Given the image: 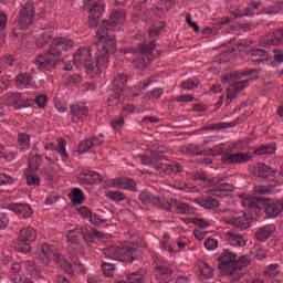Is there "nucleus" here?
Instances as JSON below:
<instances>
[{"instance_id":"nucleus-29","label":"nucleus","mask_w":283,"mask_h":283,"mask_svg":"<svg viewBox=\"0 0 283 283\" xmlns=\"http://www.w3.org/2000/svg\"><path fill=\"white\" fill-rule=\"evenodd\" d=\"M275 151H277V144L270 143L255 148L254 156H273Z\"/></svg>"},{"instance_id":"nucleus-39","label":"nucleus","mask_w":283,"mask_h":283,"mask_svg":"<svg viewBox=\"0 0 283 283\" xmlns=\"http://www.w3.org/2000/svg\"><path fill=\"white\" fill-rule=\"evenodd\" d=\"M253 191L256 196H272L273 187L264 186V185H256L253 187Z\"/></svg>"},{"instance_id":"nucleus-17","label":"nucleus","mask_w":283,"mask_h":283,"mask_svg":"<svg viewBox=\"0 0 283 283\" xmlns=\"http://www.w3.org/2000/svg\"><path fill=\"white\" fill-rule=\"evenodd\" d=\"M249 57V63L253 65H262L269 61V51L264 49H249L247 51Z\"/></svg>"},{"instance_id":"nucleus-57","label":"nucleus","mask_w":283,"mask_h":283,"mask_svg":"<svg viewBox=\"0 0 283 283\" xmlns=\"http://www.w3.org/2000/svg\"><path fill=\"white\" fill-rule=\"evenodd\" d=\"M27 185L29 187H39L41 185V180L36 175H28L27 176Z\"/></svg>"},{"instance_id":"nucleus-21","label":"nucleus","mask_w":283,"mask_h":283,"mask_svg":"<svg viewBox=\"0 0 283 283\" xmlns=\"http://www.w3.org/2000/svg\"><path fill=\"white\" fill-rule=\"evenodd\" d=\"M108 187L124 189L126 191H136V181L125 177L115 178L108 181Z\"/></svg>"},{"instance_id":"nucleus-15","label":"nucleus","mask_w":283,"mask_h":283,"mask_svg":"<svg viewBox=\"0 0 283 283\" xmlns=\"http://www.w3.org/2000/svg\"><path fill=\"white\" fill-rule=\"evenodd\" d=\"M6 101V107H14V109H25V107H30V101L23 98L20 93H8Z\"/></svg>"},{"instance_id":"nucleus-50","label":"nucleus","mask_w":283,"mask_h":283,"mask_svg":"<svg viewBox=\"0 0 283 283\" xmlns=\"http://www.w3.org/2000/svg\"><path fill=\"white\" fill-rule=\"evenodd\" d=\"M191 224H195V227H199V229H207L209 227V221L198 218V217H192L188 219Z\"/></svg>"},{"instance_id":"nucleus-4","label":"nucleus","mask_w":283,"mask_h":283,"mask_svg":"<svg viewBox=\"0 0 283 283\" xmlns=\"http://www.w3.org/2000/svg\"><path fill=\"white\" fill-rule=\"evenodd\" d=\"M42 258H40L42 264L44 266H52L53 264H57L61 269L64 270V273L67 275H74V273H81V275H85L87 270L83 265H78L74 263V268L69 263L67 259L61 256L59 253H54V247L44 243L42 245Z\"/></svg>"},{"instance_id":"nucleus-35","label":"nucleus","mask_w":283,"mask_h":283,"mask_svg":"<svg viewBox=\"0 0 283 283\" xmlns=\"http://www.w3.org/2000/svg\"><path fill=\"white\" fill-rule=\"evenodd\" d=\"M20 238L25 242H34L36 240V230L32 227H27L20 230Z\"/></svg>"},{"instance_id":"nucleus-8","label":"nucleus","mask_w":283,"mask_h":283,"mask_svg":"<svg viewBox=\"0 0 283 283\" xmlns=\"http://www.w3.org/2000/svg\"><path fill=\"white\" fill-rule=\"evenodd\" d=\"M238 254L235 252H231L230 250H223L219 256V270L223 275H230V277H233L234 273H241L240 270L235 268V259Z\"/></svg>"},{"instance_id":"nucleus-33","label":"nucleus","mask_w":283,"mask_h":283,"mask_svg":"<svg viewBox=\"0 0 283 283\" xmlns=\"http://www.w3.org/2000/svg\"><path fill=\"white\" fill-rule=\"evenodd\" d=\"M263 42L266 43V45H282L283 43V29H277L273 32L271 35V39L264 38Z\"/></svg>"},{"instance_id":"nucleus-10","label":"nucleus","mask_w":283,"mask_h":283,"mask_svg":"<svg viewBox=\"0 0 283 283\" xmlns=\"http://www.w3.org/2000/svg\"><path fill=\"white\" fill-rule=\"evenodd\" d=\"M155 275L158 283H169V277L174 275L171 265L163 259H157L155 262Z\"/></svg>"},{"instance_id":"nucleus-28","label":"nucleus","mask_w":283,"mask_h":283,"mask_svg":"<svg viewBox=\"0 0 283 283\" xmlns=\"http://www.w3.org/2000/svg\"><path fill=\"white\" fill-rule=\"evenodd\" d=\"M238 122H220L211 125L203 126L202 132H220L222 129H231V127H235Z\"/></svg>"},{"instance_id":"nucleus-26","label":"nucleus","mask_w":283,"mask_h":283,"mask_svg":"<svg viewBox=\"0 0 283 283\" xmlns=\"http://www.w3.org/2000/svg\"><path fill=\"white\" fill-rule=\"evenodd\" d=\"M9 211H13V213H17L20 218H30V216H32L30 205L12 203L9 206Z\"/></svg>"},{"instance_id":"nucleus-49","label":"nucleus","mask_w":283,"mask_h":283,"mask_svg":"<svg viewBox=\"0 0 283 283\" xmlns=\"http://www.w3.org/2000/svg\"><path fill=\"white\" fill-rule=\"evenodd\" d=\"M134 56H138L139 60H133V63L137 70L143 67V44L138 45V49L134 52Z\"/></svg>"},{"instance_id":"nucleus-18","label":"nucleus","mask_w":283,"mask_h":283,"mask_svg":"<svg viewBox=\"0 0 283 283\" xmlns=\"http://www.w3.org/2000/svg\"><path fill=\"white\" fill-rule=\"evenodd\" d=\"M223 238L230 247H247V237L242 233H239L235 230L228 231L223 234Z\"/></svg>"},{"instance_id":"nucleus-61","label":"nucleus","mask_w":283,"mask_h":283,"mask_svg":"<svg viewBox=\"0 0 283 283\" xmlns=\"http://www.w3.org/2000/svg\"><path fill=\"white\" fill-rule=\"evenodd\" d=\"M13 77L12 76H7L2 80H0V92H3L10 87V83H12Z\"/></svg>"},{"instance_id":"nucleus-22","label":"nucleus","mask_w":283,"mask_h":283,"mask_svg":"<svg viewBox=\"0 0 283 283\" xmlns=\"http://www.w3.org/2000/svg\"><path fill=\"white\" fill-rule=\"evenodd\" d=\"M77 180L80 185H96L98 182H103V178H101V175L92 170L80 172L77 175Z\"/></svg>"},{"instance_id":"nucleus-63","label":"nucleus","mask_w":283,"mask_h":283,"mask_svg":"<svg viewBox=\"0 0 283 283\" xmlns=\"http://www.w3.org/2000/svg\"><path fill=\"white\" fill-rule=\"evenodd\" d=\"M14 179L6 174H0V187L3 185H12Z\"/></svg>"},{"instance_id":"nucleus-3","label":"nucleus","mask_w":283,"mask_h":283,"mask_svg":"<svg viewBox=\"0 0 283 283\" xmlns=\"http://www.w3.org/2000/svg\"><path fill=\"white\" fill-rule=\"evenodd\" d=\"M163 160H167L166 156L157 153H151L150 156H143V174L148 176H169L171 174H182L185 168L180 164H163Z\"/></svg>"},{"instance_id":"nucleus-34","label":"nucleus","mask_w":283,"mask_h":283,"mask_svg":"<svg viewBox=\"0 0 283 283\" xmlns=\"http://www.w3.org/2000/svg\"><path fill=\"white\" fill-rule=\"evenodd\" d=\"M262 6L261 2H251L243 11L234 13V19H240L242 17H253V10H258Z\"/></svg>"},{"instance_id":"nucleus-2","label":"nucleus","mask_w":283,"mask_h":283,"mask_svg":"<svg viewBox=\"0 0 283 283\" xmlns=\"http://www.w3.org/2000/svg\"><path fill=\"white\" fill-rule=\"evenodd\" d=\"M74 48V42L66 38H55L50 45L49 52L38 55L35 59V65L41 72H48L56 65L60 54L67 52Z\"/></svg>"},{"instance_id":"nucleus-23","label":"nucleus","mask_w":283,"mask_h":283,"mask_svg":"<svg viewBox=\"0 0 283 283\" xmlns=\"http://www.w3.org/2000/svg\"><path fill=\"white\" fill-rule=\"evenodd\" d=\"M253 174L256 178H275L277 170H274L273 168L266 166V164L262 163L256 166Z\"/></svg>"},{"instance_id":"nucleus-1","label":"nucleus","mask_w":283,"mask_h":283,"mask_svg":"<svg viewBox=\"0 0 283 283\" xmlns=\"http://www.w3.org/2000/svg\"><path fill=\"white\" fill-rule=\"evenodd\" d=\"M127 21V12L123 9H115L109 14V21H104L96 32L98 42L90 48H80L73 55V64H64L66 72L85 67L88 76H101L103 70L109 65V55L116 52V40L109 32L120 30Z\"/></svg>"},{"instance_id":"nucleus-38","label":"nucleus","mask_w":283,"mask_h":283,"mask_svg":"<svg viewBox=\"0 0 283 283\" xmlns=\"http://www.w3.org/2000/svg\"><path fill=\"white\" fill-rule=\"evenodd\" d=\"M18 145L21 151H27L30 149V135L21 133L18 135Z\"/></svg>"},{"instance_id":"nucleus-13","label":"nucleus","mask_w":283,"mask_h":283,"mask_svg":"<svg viewBox=\"0 0 283 283\" xmlns=\"http://www.w3.org/2000/svg\"><path fill=\"white\" fill-rule=\"evenodd\" d=\"M127 83V76L123 74H117L114 77L113 85L115 88V98L117 101H123V98H127V96H136L137 94L132 93V90L125 88V84Z\"/></svg>"},{"instance_id":"nucleus-5","label":"nucleus","mask_w":283,"mask_h":283,"mask_svg":"<svg viewBox=\"0 0 283 283\" xmlns=\"http://www.w3.org/2000/svg\"><path fill=\"white\" fill-rule=\"evenodd\" d=\"M143 205H150L151 207H158V209H164V211H171L176 209L181 216H193L196 209L189 206L187 202H182L178 199L165 200L158 197H155L150 192L143 193Z\"/></svg>"},{"instance_id":"nucleus-46","label":"nucleus","mask_w":283,"mask_h":283,"mask_svg":"<svg viewBox=\"0 0 283 283\" xmlns=\"http://www.w3.org/2000/svg\"><path fill=\"white\" fill-rule=\"evenodd\" d=\"M98 238H101V232L98 230H92L91 232L84 234V240L87 242V244H94Z\"/></svg>"},{"instance_id":"nucleus-42","label":"nucleus","mask_w":283,"mask_h":283,"mask_svg":"<svg viewBox=\"0 0 283 283\" xmlns=\"http://www.w3.org/2000/svg\"><path fill=\"white\" fill-rule=\"evenodd\" d=\"M52 39V33L49 31L40 30L39 38L36 39L38 48H43Z\"/></svg>"},{"instance_id":"nucleus-40","label":"nucleus","mask_w":283,"mask_h":283,"mask_svg":"<svg viewBox=\"0 0 283 283\" xmlns=\"http://www.w3.org/2000/svg\"><path fill=\"white\" fill-rule=\"evenodd\" d=\"M96 145H98V143H96V138L85 139L80 144L78 151L80 154H86V151H90V149H92V147H96Z\"/></svg>"},{"instance_id":"nucleus-27","label":"nucleus","mask_w":283,"mask_h":283,"mask_svg":"<svg viewBox=\"0 0 283 283\" xmlns=\"http://www.w3.org/2000/svg\"><path fill=\"white\" fill-rule=\"evenodd\" d=\"M233 189H234L233 185L226 182L217 186L216 188L210 189L208 192L211 196H216L217 198H224V196H228V193H231Z\"/></svg>"},{"instance_id":"nucleus-25","label":"nucleus","mask_w":283,"mask_h":283,"mask_svg":"<svg viewBox=\"0 0 283 283\" xmlns=\"http://www.w3.org/2000/svg\"><path fill=\"white\" fill-rule=\"evenodd\" d=\"M57 145L59 147H54V144H49L44 146V149L45 151H56V154H60L63 163H65L67 160V151L65 150L67 144L65 143V139L60 138L57 139Z\"/></svg>"},{"instance_id":"nucleus-30","label":"nucleus","mask_w":283,"mask_h":283,"mask_svg":"<svg viewBox=\"0 0 283 283\" xmlns=\"http://www.w3.org/2000/svg\"><path fill=\"white\" fill-rule=\"evenodd\" d=\"M197 269L199 271V275H201L203 280H213V268L209 265V263L199 261L197 263Z\"/></svg>"},{"instance_id":"nucleus-11","label":"nucleus","mask_w":283,"mask_h":283,"mask_svg":"<svg viewBox=\"0 0 283 283\" xmlns=\"http://www.w3.org/2000/svg\"><path fill=\"white\" fill-rule=\"evenodd\" d=\"M32 21H34V4L32 2H27L20 11L18 30H25V28L32 25Z\"/></svg>"},{"instance_id":"nucleus-64","label":"nucleus","mask_w":283,"mask_h":283,"mask_svg":"<svg viewBox=\"0 0 283 283\" xmlns=\"http://www.w3.org/2000/svg\"><path fill=\"white\" fill-rule=\"evenodd\" d=\"M35 104L40 108L45 107V105H48V97L45 95H38L35 98Z\"/></svg>"},{"instance_id":"nucleus-44","label":"nucleus","mask_w":283,"mask_h":283,"mask_svg":"<svg viewBox=\"0 0 283 283\" xmlns=\"http://www.w3.org/2000/svg\"><path fill=\"white\" fill-rule=\"evenodd\" d=\"M184 151L189 156H202L205 154V151L200 150V146L193 144L185 146Z\"/></svg>"},{"instance_id":"nucleus-51","label":"nucleus","mask_w":283,"mask_h":283,"mask_svg":"<svg viewBox=\"0 0 283 283\" xmlns=\"http://www.w3.org/2000/svg\"><path fill=\"white\" fill-rule=\"evenodd\" d=\"M247 87H249V80H242V81L232 83V88L234 90V92L237 94H238V92H242V91L247 90Z\"/></svg>"},{"instance_id":"nucleus-56","label":"nucleus","mask_w":283,"mask_h":283,"mask_svg":"<svg viewBox=\"0 0 283 283\" xmlns=\"http://www.w3.org/2000/svg\"><path fill=\"white\" fill-rule=\"evenodd\" d=\"M205 248L207 251H216V248L218 247V240L213 238H208L205 243Z\"/></svg>"},{"instance_id":"nucleus-54","label":"nucleus","mask_w":283,"mask_h":283,"mask_svg":"<svg viewBox=\"0 0 283 283\" xmlns=\"http://www.w3.org/2000/svg\"><path fill=\"white\" fill-rule=\"evenodd\" d=\"M107 198H109V200H114V202H123V200H125V195L120 191H109L107 193Z\"/></svg>"},{"instance_id":"nucleus-7","label":"nucleus","mask_w":283,"mask_h":283,"mask_svg":"<svg viewBox=\"0 0 283 283\" xmlns=\"http://www.w3.org/2000/svg\"><path fill=\"white\" fill-rule=\"evenodd\" d=\"M207 156H221L222 165H244V163H251L253 157L249 153H235V154H224L218 148L208 149Z\"/></svg>"},{"instance_id":"nucleus-55","label":"nucleus","mask_w":283,"mask_h":283,"mask_svg":"<svg viewBox=\"0 0 283 283\" xmlns=\"http://www.w3.org/2000/svg\"><path fill=\"white\" fill-rule=\"evenodd\" d=\"M154 50H156V40L150 41L148 44H143L144 56L151 54Z\"/></svg>"},{"instance_id":"nucleus-19","label":"nucleus","mask_w":283,"mask_h":283,"mask_svg":"<svg viewBox=\"0 0 283 283\" xmlns=\"http://www.w3.org/2000/svg\"><path fill=\"white\" fill-rule=\"evenodd\" d=\"M90 108L84 103H76L71 105V118L73 123H81L84 118H87Z\"/></svg>"},{"instance_id":"nucleus-59","label":"nucleus","mask_w":283,"mask_h":283,"mask_svg":"<svg viewBox=\"0 0 283 283\" xmlns=\"http://www.w3.org/2000/svg\"><path fill=\"white\" fill-rule=\"evenodd\" d=\"M111 125L113 129H123V126L125 125V119L123 118V116L116 117L112 120Z\"/></svg>"},{"instance_id":"nucleus-36","label":"nucleus","mask_w":283,"mask_h":283,"mask_svg":"<svg viewBox=\"0 0 283 283\" xmlns=\"http://www.w3.org/2000/svg\"><path fill=\"white\" fill-rule=\"evenodd\" d=\"M70 199L73 205H83L85 200V195L81 188H73L70 193Z\"/></svg>"},{"instance_id":"nucleus-41","label":"nucleus","mask_w":283,"mask_h":283,"mask_svg":"<svg viewBox=\"0 0 283 283\" xmlns=\"http://www.w3.org/2000/svg\"><path fill=\"white\" fill-rule=\"evenodd\" d=\"M1 64L2 70H8V67H14V65L19 67V61H17V59H14L12 55L3 56L1 59Z\"/></svg>"},{"instance_id":"nucleus-58","label":"nucleus","mask_w":283,"mask_h":283,"mask_svg":"<svg viewBox=\"0 0 283 283\" xmlns=\"http://www.w3.org/2000/svg\"><path fill=\"white\" fill-rule=\"evenodd\" d=\"M32 249V247L30 245V243L25 242V241H20L18 242L17 245V251H19V253H29V251Z\"/></svg>"},{"instance_id":"nucleus-9","label":"nucleus","mask_w":283,"mask_h":283,"mask_svg":"<svg viewBox=\"0 0 283 283\" xmlns=\"http://www.w3.org/2000/svg\"><path fill=\"white\" fill-rule=\"evenodd\" d=\"M84 7L88 10V25L97 28L103 12H105V0H84Z\"/></svg>"},{"instance_id":"nucleus-32","label":"nucleus","mask_w":283,"mask_h":283,"mask_svg":"<svg viewBox=\"0 0 283 283\" xmlns=\"http://www.w3.org/2000/svg\"><path fill=\"white\" fill-rule=\"evenodd\" d=\"M15 85L19 87H34V81L29 74L20 73L15 76Z\"/></svg>"},{"instance_id":"nucleus-43","label":"nucleus","mask_w":283,"mask_h":283,"mask_svg":"<svg viewBox=\"0 0 283 283\" xmlns=\"http://www.w3.org/2000/svg\"><path fill=\"white\" fill-rule=\"evenodd\" d=\"M80 237H81V229L75 228V229L67 232L66 242L69 244H76V242H78Z\"/></svg>"},{"instance_id":"nucleus-47","label":"nucleus","mask_w":283,"mask_h":283,"mask_svg":"<svg viewBox=\"0 0 283 283\" xmlns=\"http://www.w3.org/2000/svg\"><path fill=\"white\" fill-rule=\"evenodd\" d=\"M164 94H165V90L160 88V87H157V88H154L151 91H148L146 93V96L148 98H150L151 101H158L160 98V96H163Z\"/></svg>"},{"instance_id":"nucleus-16","label":"nucleus","mask_w":283,"mask_h":283,"mask_svg":"<svg viewBox=\"0 0 283 283\" xmlns=\"http://www.w3.org/2000/svg\"><path fill=\"white\" fill-rule=\"evenodd\" d=\"M251 264V256L248 254L241 255L240 258L235 259L234 269H237L240 272H237L233 274L232 280L233 282H238L241 277H244L247 275V266Z\"/></svg>"},{"instance_id":"nucleus-6","label":"nucleus","mask_w":283,"mask_h":283,"mask_svg":"<svg viewBox=\"0 0 283 283\" xmlns=\"http://www.w3.org/2000/svg\"><path fill=\"white\" fill-rule=\"evenodd\" d=\"M138 249L136 244L132 245H122V247H109L103 250V255L106 260H115L116 262H128L132 263L135 260H138Z\"/></svg>"},{"instance_id":"nucleus-14","label":"nucleus","mask_w":283,"mask_h":283,"mask_svg":"<svg viewBox=\"0 0 283 283\" xmlns=\"http://www.w3.org/2000/svg\"><path fill=\"white\" fill-rule=\"evenodd\" d=\"M263 209L268 218H277L283 211V199L265 198Z\"/></svg>"},{"instance_id":"nucleus-45","label":"nucleus","mask_w":283,"mask_h":283,"mask_svg":"<svg viewBox=\"0 0 283 283\" xmlns=\"http://www.w3.org/2000/svg\"><path fill=\"white\" fill-rule=\"evenodd\" d=\"M199 85H200V82L198 81V78L193 77V78H188L184 81L180 87L181 90L191 91V90H196V87H198Z\"/></svg>"},{"instance_id":"nucleus-53","label":"nucleus","mask_w":283,"mask_h":283,"mask_svg":"<svg viewBox=\"0 0 283 283\" xmlns=\"http://www.w3.org/2000/svg\"><path fill=\"white\" fill-rule=\"evenodd\" d=\"M218 206H219L218 200H216L211 197H208L207 199H205L201 205V207H203V209H209V210L216 209Z\"/></svg>"},{"instance_id":"nucleus-60","label":"nucleus","mask_w":283,"mask_h":283,"mask_svg":"<svg viewBox=\"0 0 283 283\" xmlns=\"http://www.w3.org/2000/svg\"><path fill=\"white\" fill-rule=\"evenodd\" d=\"M22 269L32 274L36 271V265L33 263V261H23Z\"/></svg>"},{"instance_id":"nucleus-24","label":"nucleus","mask_w":283,"mask_h":283,"mask_svg":"<svg viewBox=\"0 0 283 283\" xmlns=\"http://www.w3.org/2000/svg\"><path fill=\"white\" fill-rule=\"evenodd\" d=\"M273 233H275V224L270 223L258 229L255 232V239L259 242H266V240H269Z\"/></svg>"},{"instance_id":"nucleus-62","label":"nucleus","mask_w":283,"mask_h":283,"mask_svg":"<svg viewBox=\"0 0 283 283\" xmlns=\"http://www.w3.org/2000/svg\"><path fill=\"white\" fill-rule=\"evenodd\" d=\"M139 111L136 109V106L134 105H126L122 109V116H129V114H136Z\"/></svg>"},{"instance_id":"nucleus-12","label":"nucleus","mask_w":283,"mask_h":283,"mask_svg":"<svg viewBox=\"0 0 283 283\" xmlns=\"http://www.w3.org/2000/svg\"><path fill=\"white\" fill-rule=\"evenodd\" d=\"M239 198L241 199V206L244 207V209H250V211H254L255 213H260V210L264 209L265 198H253L248 193H241L239 195Z\"/></svg>"},{"instance_id":"nucleus-31","label":"nucleus","mask_w":283,"mask_h":283,"mask_svg":"<svg viewBox=\"0 0 283 283\" xmlns=\"http://www.w3.org/2000/svg\"><path fill=\"white\" fill-rule=\"evenodd\" d=\"M165 30V22L164 21H153L150 27L148 28V36L156 41L158 36H160V32Z\"/></svg>"},{"instance_id":"nucleus-48","label":"nucleus","mask_w":283,"mask_h":283,"mask_svg":"<svg viewBox=\"0 0 283 283\" xmlns=\"http://www.w3.org/2000/svg\"><path fill=\"white\" fill-rule=\"evenodd\" d=\"M127 283H143V272L136 271L126 276Z\"/></svg>"},{"instance_id":"nucleus-52","label":"nucleus","mask_w":283,"mask_h":283,"mask_svg":"<svg viewBox=\"0 0 283 283\" xmlns=\"http://www.w3.org/2000/svg\"><path fill=\"white\" fill-rule=\"evenodd\" d=\"M102 271L104 275H106V277H114V272L116 271V268H114V264L112 263H103Z\"/></svg>"},{"instance_id":"nucleus-37","label":"nucleus","mask_w":283,"mask_h":283,"mask_svg":"<svg viewBox=\"0 0 283 283\" xmlns=\"http://www.w3.org/2000/svg\"><path fill=\"white\" fill-rule=\"evenodd\" d=\"M281 271H282V268L280 266V264H277V263L270 264L264 270V275H265V277H277V275H280Z\"/></svg>"},{"instance_id":"nucleus-20","label":"nucleus","mask_w":283,"mask_h":283,"mask_svg":"<svg viewBox=\"0 0 283 283\" xmlns=\"http://www.w3.org/2000/svg\"><path fill=\"white\" fill-rule=\"evenodd\" d=\"M221 219L226 224H232L233 227H241L243 219L240 217V213L231 210V209H222L220 210Z\"/></svg>"}]
</instances>
